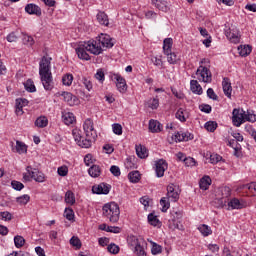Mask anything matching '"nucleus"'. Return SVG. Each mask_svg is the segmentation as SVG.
Instances as JSON below:
<instances>
[{
	"label": "nucleus",
	"instance_id": "1",
	"mask_svg": "<svg viewBox=\"0 0 256 256\" xmlns=\"http://www.w3.org/2000/svg\"><path fill=\"white\" fill-rule=\"evenodd\" d=\"M113 45V39L111 36L108 34H101L95 41L80 42L75 51L76 55H78V59H82V61H89L91 57L87 51L92 53V55H101V53H103V47L111 49Z\"/></svg>",
	"mask_w": 256,
	"mask_h": 256
},
{
	"label": "nucleus",
	"instance_id": "2",
	"mask_svg": "<svg viewBox=\"0 0 256 256\" xmlns=\"http://www.w3.org/2000/svg\"><path fill=\"white\" fill-rule=\"evenodd\" d=\"M39 75L40 81L45 89V91H52L55 87L53 82V73H51V58L42 57L39 62Z\"/></svg>",
	"mask_w": 256,
	"mask_h": 256
},
{
	"label": "nucleus",
	"instance_id": "3",
	"mask_svg": "<svg viewBox=\"0 0 256 256\" xmlns=\"http://www.w3.org/2000/svg\"><path fill=\"white\" fill-rule=\"evenodd\" d=\"M128 247L133 251L136 256H147V242L141 237L130 235L127 238Z\"/></svg>",
	"mask_w": 256,
	"mask_h": 256
},
{
	"label": "nucleus",
	"instance_id": "4",
	"mask_svg": "<svg viewBox=\"0 0 256 256\" xmlns=\"http://www.w3.org/2000/svg\"><path fill=\"white\" fill-rule=\"evenodd\" d=\"M103 216L109 219L110 223H117L119 221V215L121 211L119 210V205L115 202L107 203L102 208Z\"/></svg>",
	"mask_w": 256,
	"mask_h": 256
},
{
	"label": "nucleus",
	"instance_id": "5",
	"mask_svg": "<svg viewBox=\"0 0 256 256\" xmlns=\"http://www.w3.org/2000/svg\"><path fill=\"white\" fill-rule=\"evenodd\" d=\"M172 218L169 220V228L170 229H178V231H183L184 227L181 223V219H183V211L173 210L171 212Z\"/></svg>",
	"mask_w": 256,
	"mask_h": 256
},
{
	"label": "nucleus",
	"instance_id": "6",
	"mask_svg": "<svg viewBox=\"0 0 256 256\" xmlns=\"http://www.w3.org/2000/svg\"><path fill=\"white\" fill-rule=\"evenodd\" d=\"M196 75L198 77V81H202V83H211V81H213L211 70L203 65L198 67Z\"/></svg>",
	"mask_w": 256,
	"mask_h": 256
},
{
	"label": "nucleus",
	"instance_id": "7",
	"mask_svg": "<svg viewBox=\"0 0 256 256\" xmlns=\"http://www.w3.org/2000/svg\"><path fill=\"white\" fill-rule=\"evenodd\" d=\"M110 79L115 81L119 93H127V81H125L121 74H111Z\"/></svg>",
	"mask_w": 256,
	"mask_h": 256
},
{
	"label": "nucleus",
	"instance_id": "8",
	"mask_svg": "<svg viewBox=\"0 0 256 256\" xmlns=\"http://www.w3.org/2000/svg\"><path fill=\"white\" fill-rule=\"evenodd\" d=\"M232 123L235 127H241L245 123V111L235 108L232 112Z\"/></svg>",
	"mask_w": 256,
	"mask_h": 256
},
{
	"label": "nucleus",
	"instance_id": "9",
	"mask_svg": "<svg viewBox=\"0 0 256 256\" xmlns=\"http://www.w3.org/2000/svg\"><path fill=\"white\" fill-rule=\"evenodd\" d=\"M84 132L86 133V137H90V139H97V131L93 127V120L86 119L83 124Z\"/></svg>",
	"mask_w": 256,
	"mask_h": 256
},
{
	"label": "nucleus",
	"instance_id": "10",
	"mask_svg": "<svg viewBox=\"0 0 256 256\" xmlns=\"http://www.w3.org/2000/svg\"><path fill=\"white\" fill-rule=\"evenodd\" d=\"M27 173L31 175V179H34L37 183H43L45 181V174L43 172H40L38 169H35L31 166L26 167Z\"/></svg>",
	"mask_w": 256,
	"mask_h": 256
},
{
	"label": "nucleus",
	"instance_id": "11",
	"mask_svg": "<svg viewBox=\"0 0 256 256\" xmlns=\"http://www.w3.org/2000/svg\"><path fill=\"white\" fill-rule=\"evenodd\" d=\"M109 191H111V185L107 183H100L92 187V193L96 195H109Z\"/></svg>",
	"mask_w": 256,
	"mask_h": 256
},
{
	"label": "nucleus",
	"instance_id": "12",
	"mask_svg": "<svg viewBox=\"0 0 256 256\" xmlns=\"http://www.w3.org/2000/svg\"><path fill=\"white\" fill-rule=\"evenodd\" d=\"M169 165L167 164V161L164 159H160L155 162V172L156 176L161 178L165 175V171H167Z\"/></svg>",
	"mask_w": 256,
	"mask_h": 256
},
{
	"label": "nucleus",
	"instance_id": "13",
	"mask_svg": "<svg viewBox=\"0 0 256 256\" xmlns=\"http://www.w3.org/2000/svg\"><path fill=\"white\" fill-rule=\"evenodd\" d=\"M228 207L231 209H245L247 202L243 199L233 198L228 202Z\"/></svg>",
	"mask_w": 256,
	"mask_h": 256
},
{
	"label": "nucleus",
	"instance_id": "14",
	"mask_svg": "<svg viewBox=\"0 0 256 256\" xmlns=\"http://www.w3.org/2000/svg\"><path fill=\"white\" fill-rule=\"evenodd\" d=\"M166 197L173 203L179 201V192L175 191V186H173V184L168 185Z\"/></svg>",
	"mask_w": 256,
	"mask_h": 256
},
{
	"label": "nucleus",
	"instance_id": "15",
	"mask_svg": "<svg viewBox=\"0 0 256 256\" xmlns=\"http://www.w3.org/2000/svg\"><path fill=\"white\" fill-rule=\"evenodd\" d=\"M222 89L224 91V95H226L228 99H231V93H233V87L231 86V80H229V78L227 77L223 78Z\"/></svg>",
	"mask_w": 256,
	"mask_h": 256
},
{
	"label": "nucleus",
	"instance_id": "16",
	"mask_svg": "<svg viewBox=\"0 0 256 256\" xmlns=\"http://www.w3.org/2000/svg\"><path fill=\"white\" fill-rule=\"evenodd\" d=\"M58 95L63 97L64 101L71 107L77 103V96H73L71 92H59Z\"/></svg>",
	"mask_w": 256,
	"mask_h": 256
},
{
	"label": "nucleus",
	"instance_id": "17",
	"mask_svg": "<svg viewBox=\"0 0 256 256\" xmlns=\"http://www.w3.org/2000/svg\"><path fill=\"white\" fill-rule=\"evenodd\" d=\"M29 105V100L25 98L16 99V115H23V108Z\"/></svg>",
	"mask_w": 256,
	"mask_h": 256
},
{
	"label": "nucleus",
	"instance_id": "18",
	"mask_svg": "<svg viewBox=\"0 0 256 256\" xmlns=\"http://www.w3.org/2000/svg\"><path fill=\"white\" fill-rule=\"evenodd\" d=\"M174 139L175 141L177 142H181V141H192L193 139V134H191L190 132H183V131H180V132H177L175 135H174Z\"/></svg>",
	"mask_w": 256,
	"mask_h": 256
},
{
	"label": "nucleus",
	"instance_id": "19",
	"mask_svg": "<svg viewBox=\"0 0 256 256\" xmlns=\"http://www.w3.org/2000/svg\"><path fill=\"white\" fill-rule=\"evenodd\" d=\"M148 129L151 133H160V131L163 129V126L159 121L151 119L149 121Z\"/></svg>",
	"mask_w": 256,
	"mask_h": 256
},
{
	"label": "nucleus",
	"instance_id": "20",
	"mask_svg": "<svg viewBox=\"0 0 256 256\" xmlns=\"http://www.w3.org/2000/svg\"><path fill=\"white\" fill-rule=\"evenodd\" d=\"M25 11L29 15H37V17H40V15H41V8L39 6H37L36 4L26 5Z\"/></svg>",
	"mask_w": 256,
	"mask_h": 256
},
{
	"label": "nucleus",
	"instance_id": "21",
	"mask_svg": "<svg viewBox=\"0 0 256 256\" xmlns=\"http://www.w3.org/2000/svg\"><path fill=\"white\" fill-rule=\"evenodd\" d=\"M190 89L192 93H195L196 95H203V88L201 87V84H199L197 80L190 81Z\"/></svg>",
	"mask_w": 256,
	"mask_h": 256
},
{
	"label": "nucleus",
	"instance_id": "22",
	"mask_svg": "<svg viewBox=\"0 0 256 256\" xmlns=\"http://www.w3.org/2000/svg\"><path fill=\"white\" fill-rule=\"evenodd\" d=\"M176 119L181 121V123H185V121H187V119H189V111H187L183 108H179L176 112Z\"/></svg>",
	"mask_w": 256,
	"mask_h": 256
},
{
	"label": "nucleus",
	"instance_id": "23",
	"mask_svg": "<svg viewBox=\"0 0 256 256\" xmlns=\"http://www.w3.org/2000/svg\"><path fill=\"white\" fill-rule=\"evenodd\" d=\"M239 189L242 191H249L251 195L255 196L256 195V182H251L249 184H242L239 186Z\"/></svg>",
	"mask_w": 256,
	"mask_h": 256
},
{
	"label": "nucleus",
	"instance_id": "24",
	"mask_svg": "<svg viewBox=\"0 0 256 256\" xmlns=\"http://www.w3.org/2000/svg\"><path fill=\"white\" fill-rule=\"evenodd\" d=\"M136 155L140 159H145L149 157V152L147 151V148L145 146L139 144V145H136Z\"/></svg>",
	"mask_w": 256,
	"mask_h": 256
},
{
	"label": "nucleus",
	"instance_id": "25",
	"mask_svg": "<svg viewBox=\"0 0 256 256\" xmlns=\"http://www.w3.org/2000/svg\"><path fill=\"white\" fill-rule=\"evenodd\" d=\"M199 186H200V189H202V191H207V189H209V187L211 186V177L209 176L202 177L200 179Z\"/></svg>",
	"mask_w": 256,
	"mask_h": 256
},
{
	"label": "nucleus",
	"instance_id": "26",
	"mask_svg": "<svg viewBox=\"0 0 256 256\" xmlns=\"http://www.w3.org/2000/svg\"><path fill=\"white\" fill-rule=\"evenodd\" d=\"M172 47H173V38H165L163 41L164 55H169V53H171Z\"/></svg>",
	"mask_w": 256,
	"mask_h": 256
},
{
	"label": "nucleus",
	"instance_id": "27",
	"mask_svg": "<svg viewBox=\"0 0 256 256\" xmlns=\"http://www.w3.org/2000/svg\"><path fill=\"white\" fill-rule=\"evenodd\" d=\"M198 231L203 235V237H209V235H212L213 230L209 227L207 224H201L198 226Z\"/></svg>",
	"mask_w": 256,
	"mask_h": 256
},
{
	"label": "nucleus",
	"instance_id": "28",
	"mask_svg": "<svg viewBox=\"0 0 256 256\" xmlns=\"http://www.w3.org/2000/svg\"><path fill=\"white\" fill-rule=\"evenodd\" d=\"M97 21L100 23V25L107 27L109 25V16H107L105 12H99L97 14Z\"/></svg>",
	"mask_w": 256,
	"mask_h": 256
},
{
	"label": "nucleus",
	"instance_id": "29",
	"mask_svg": "<svg viewBox=\"0 0 256 256\" xmlns=\"http://www.w3.org/2000/svg\"><path fill=\"white\" fill-rule=\"evenodd\" d=\"M65 125H73L75 123V115L71 112H66L62 116Z\"/></svg>",
	"mask_w": 256,
	"mask_h": 256
},
{
	"label": "nucleus",
	"instance_id": "30",
	"mask_svg": "<svg viewBox=\"0 0 256 256\" xmlns=\"http://www.w3.org/2000/svg\"><path fill=\"white\" fill-rule=\"evenodd\" d=\"M47 125H49V120L45 116H40L35 121V126L39 127L40 129L47 127Z\"/></svg>",
	"mask_w": 256,
	"mask_h": 256
},
{
	"label": "nucleus",
	"instance_id": "31",
	"mask_svg": "<svg viewBox=\"0 0 256 256\" xmlns=\"http://www.w3.org/2000/svg\"><path fill=\"white\" fill-rule=\"evenodd\" d=\"M96 138L87 137L86 139H81L78 143L79 147H84V149H89L91 145H93V141H95Z\"/></svg>",
	"mask_w": 256,
	"mask_h": 256
},
{
	"label": "nucleus",
	"instance_id": "32",
	"mask_svg": "<svg viewBox=\"0 0 256 256\" xmlns=\"http://www.w3.org/2000/svg\"><path fill=\"white\" fill-rule=\"evenodd\" d=\"M15 152L19 153V155H23V153H27V145L25 143L17 140L15 146Z\"/></svg>",
	"mask_w": 256,
	"mask_h": 256
},
{
	"label": "nucleus",
	"instance_id": "33",
	"mask_svg": "<svg viewBox=\"0 0 256 256\" xmlns=\"http://www.w3.org/2000/svg\"><path fill=\"white\" fill-rule=\"evenodd\" d=\"M128 179L130 183H139L141 181V174L139 171H132L128 174Z\"/></svg>",
	"mask_w": 256,
	"mask_h": 256
},
{
	"label": "nucleus",
	"instance_id": "34",
	"mask_svg": "<svg viewBox=\"0 0 256 256\" xmlns=\"http://www.w3.org/2000/svg\"><path fill=\"white\" fill-rule=\"evenodd\" d=\"M160 205L162 207L161 211L163 213H167L169 210V207H171V200H168L167 196L162 197L160 200Z\"/></svg>",
	"mask_w": 256,
	"mask_h": 256
},
{
	"label": "nucleus",
	"instance_id": "35",
	"mask_svg": "<svg viewBox=\"0 0 256 256\" xmlns=\"http://www.w3.org/2000/svg\"><path fill=\"white\" fill-rule=\"evenodd\" d=\"M251 46L249 45H244V46H239L238 47V53L241 57H247V55L251 54Z\"/></svg>",
	"mask_w": 256,
	"mask_h": 256
},
{
	"label": "nucleus",
	"instance_id": "36",
	"mask_svg": "<svg viewBox=\"0 0 256 256\" xmlns=\"http://www.w3.org/2000/svg\"><path fill=\"white\" fill-rule=\"evenodd\" d=\"M88 173L90 177H99V175H101V168L97 165H93L89 168Z\"/></svg>",
	"mask_w": 256,
	"mask_h": 256
},
{
	"label": "nucleus",
	"instance_id": "37",
	"mask_svg": "<svg viewBox=\"0 0 256 256\" xmlns=\"http://www.w3.org/2000/svg\"><path fill=\"white\" fill-rule=\"evenodd\" d=\"M24 87H25L26 91H28V93H35V91H37V88L35 87V83L31 79H28L24 83Z\"/></svg>",
	"mask_w": 256,
	"mask_h": 256
},
{
	"label": "nucleus",
	"instance_id": "38",
	"mask_svg": "<svg viewBox=\"0 0 256 256\" xmlns=\"http://www.w3.org/2000/svg\"><path fill=\"white\" fill-rule=\"evenodd\" d=\"M226 37L232 41V43H239V34L237 32L229 31L226 33Z\"/></svg>",
	"mask_w": 256,
	"mask_h": 256
},
{
	"label": "nucleus",
	"instance_id": "39",
	"mask_svg": "<svg viewBox=\"0 0 256 256\" xmlns=\"http://www.w3.org/2000/svg\"><path fill=\"white\" fill-rule=\"evenodd\" d=\"M62 83L63 85H66V87H71L73 83V74H65L62 77Z\"/></svg>",
	"mask_w": 256,
	"mask_h": 256
},
{
	"label": "nucleus",
	"instance_id": "40",
	"mask_svg": "<svg viewBox=\"0 0 256 256\" xmlns=\"http://www.w3.org/2000/svg\"><path fill=\"white\" fill-rule=\"evenodd\" d=\"M31 197L27 194H24L20 197L16 198L17 203H19V205H27L30 201Z\"/></svg>",
	"mask_w": 256,
	"mask_h": 256
},
{
	"label": "nucleus",
	"instance_id": "41",
	"mask_svg": "<svg viewBox=\"0 0 256 256\" xmlns=\"http://www.w3.org/2000/svg\"><path fill=\"white\" fill-rule=\"evenodd\" d=\"M65 201L69 205H73L75 203V194L71 191H67L65 194Z\"/></svg>",
	"mask_w": 256,
	"mask_h": 256
},
{
	"label": "nucleus",
	"instance_id": "42",
	"mask_svg": "<svg viewBox=\"0 0 256 256\" xmlns=\"http://www.w3.org/2000/svg\"><path fill=\"white\" fill-rule=\"evenodd\" d=\"M204 127L206 131H210V133H213L215 129H217V122L215 121L206 122Z\"/></svg>",
	"mask_w": 256,
	"mask_h": 256
},
{
	"label": "nucleus",
	"instance_id": "43",
	"mask_svg": "<svg viewBox=\"0 0 256 256\" xmlns=\"http://www.w3.org/2000/svg\"><path fill=\"white\" fill-rule=\"evenodd\" d=\"M166 55H167V61L168 63H170V65H175V63H177V61L179 60V58L177 57V54L171 51L169 54H166Z\"/></svg>",
	"mask_w": 256,
	"mask_h": 256
},
{
	"label": "nucleus",
	"instance_id": "44",
	"mask_svg": "<svg viewBox=\"0 0 256 256\" xmlns=\"http://www.w3.org/2000/svg\"><path fill=\"white\" fill-rule=\"evenodd\" d=\"M148 223H150L153 227H157L159 225V218L155 216L153 213L148 215Z\"/></svg>",
	"mask_w": 256,
	"mask_h": 256
},
{
	"label": "nucleus",
	"instance_id": "45",
	"mask_svg": "<svg viewBox=\"0 0 256 256\" xmlns=\"http://www.w3.org/2000/svg\"><path fill=\"white\" fill-rule=\"evenodd\" d=\"M150 243H152V248H151L152 255H159V253H161V251H162L161 245H158L157 243H155L153 241H150Z\"/></svg>",
	"mask_w": 256,
	"mask_h": 256
},
{
	"label": "nucleus",
	"instance_id": "46",
	"mask_svg": "<svg viewBox=\"0 0 256 256\" xmlns=\"http://www.w3.org/2000/svg\"><path fill=\"white\" fill-rule=\"evenodd\" d=\"M14 243H15V247L19 249L25 245V238H23L22 236H15Z\"/></svg>",
	"mask_w": 256,
	"mask_h": 256
},
{
	"label": "nucleus",
	"instance_id": "47",
	"mask_svg": "<svg viewBox=\"0 0 256 256\" xmlns=\"http://www.w3.org/2000/svg\"><path fill=\"white\" fill-rule=\"evenodd\" d=\"M64 215L68 221H73L75 219V213L73 212V209L71 208H66Z\"/></svg>",
	"mask_w": 256,
	"mask_h": 256
},
{
	"label": "nucleus",
	"instance_id": "48",
	"mask_svg": "<svg viewBox=\"0 0 256 256\" xmlns=\"http://www.w3.org/2000/svg\"><path fill=\"white\" fill-rule=\"evenodd\" d=\"M112 129L115 135H123V126H121V124L119 123L113 124Z\"/></svg>",
	"mask_w": 256,
	"mask_h": 256
},
{
	"label": "nucleus",
	"instance_id": "49",
	"mask_svg": "<svg viewBox=\"0 0 256 256\" xmlns=\"http://www.w3.org/2000/svg\"><path fill=\"white\" fill-rule=\"evenodd\" d=\"M245 121H249L250 123H255L256 114L251 111H247V114L245 113Z\"/></svg>",
	"mask_w": 256,
	"mask_h": 256
},
{
	"label": "nucleus",
	"instance_id": "50",
	"mask_svg": "<svg viewBox=\"0 0 256 256\" xmlns=\"http://www.w3.org/2000/svg\"><path fill=\"white\" fill-rule=\"evenodd\" d=\"M72 135L77 144L81 141V139H83V137L81 136V130H79V129H73Z\"/></svg>",
	"mask_w": 256,
	"mask_h": 256
},
{
	"label": "nucleus",
	"instance_id": "51",
	"mask_svg": "<svg viewBox=\"0 0 256 256\" xmlns=\"http://www.w3.org/2000/svg\"><path fill=\"white\" fill-rule=\"evenodd\" d=\"M0 217L2 221H11L13 219V214L9 211L0 212Z\"/></svg>",
	"mask_w": 256,
	"mask_h": 256
},
{
	"label": "nucleus",
	"instance_id": "52",
	"mask_svg": "<svg viewBox=\"0 0 256 256\" xmlns=\"http://www.w3.org/2000/svg\"><path fill=\"white\" fill-rule=\"evenodd\" d=\"M109 253H112V255H117L119 253V246H117L115 243H111L107 247Z\"/></svg>",
	"mask_w": 256,
	"mask_h": 256
},
{
	"label": "nucleus",
	"instance_id": "53",
	"mask_svg": "<svg viewBox=\"0 0 256 256\" xmlns=\"http://www.w3.org/2000/svg\"><path fill=\"white\" fill-rule=\"evenodd\" d=\"M12 185V189H15V191H21V189H23L25 187V185H23V183L17 181V180H13L11 182Z\"/></svg>",
	"mask_w": 256,
	"mask_h": 256
},
{
	"label": "nucleus",
	"instance_id": "54",
	"mask_svg": "<svg viewBox=\"0 0 256 256\" xmlns=\"http://www.w3.org/2000/svg\"><path fill=\"white\" fill-rule=\"evenodd\" d=\"M184 164L186 167H195V165H197V162L193 157H186V159H184Z\"/></svg>",
	"mask_w": 256,
	"mask_h": 256
},
{
	"label": "nucleus",
	"instance_id": "55",
	"mask_svg": "<svg viewBox=\"0 0 256 256\" xmlns=\"http://www.w3.org/2000/svg\"><path fill=\"white\" fill-rule=\"evenodd\" d=\"M207 97L209 99H212L213 101H217V99H219V96H217V94L215 93L213 88H208L207 89Z\"/></svg>",
	"mask_w": 256,
	"mask_h": 256
},
{
	"label": "nucleus",
	"instance_id": "56",
	"mask_svg": "<svg viewBox=\"0 0 256 256\" xmlns=\"http://www.w3.org/2000/svg\"><path fill=\"white\" fill-rule=\"evenodd\" d=\"M199 109L202 113H211V111H213V108L209 104H201Z\"/></svg>",
	"mask_w": 256,
	"mask_h": 256
},
{
	"label": "nucleus",
	"instance_id": "57",
	"mask_svg": "<svg viewBox=\"0 0 256 256\" xmlns=\"http://www.w3.org/2000/svg\"><path fill=\"white\" fill-rule=\"evenodd\" d=\"M221 159H222L221 155H218V154L210 155V163H212V165H217V163H219Z\"/></svg>",
	"mask_w": 256,
	"mask_h": 256
},
{
	"label": "nucleus",
	"instance_id": "58",
	"mask_svg": "<svg viewBox=\"0 0 256 256\" xmlns=\"http://www.w3.org/2000/svg\"><path fill=\"white\" fill-rule=\"evenodd\" d=\"M57 172L60 177H67V173H69V168H67V166H61L58 168Z\"/></svg>",
	"mask_w": 256,
	"mask_h": 256
},
{
	"label": "nucleus",
	"instance_id": "59",
	"mask_svg": "<svg viewBox=\"0 0 256 256\" xmlns=\"http://www.w3.org/2000/svg\"><path fill=\"white\" fill-rule=\"evenodd\" d=\"M148 106L150 109H157L159 107V98H153L149 101Z\"/></svg>",
	"mask_w": 256,
	"mask_h": 256
},
{
	"label": "nucleus",
	"instance_id": "60",
	"mask_svg": "<svg viewBox=\"0 0 256 256\" xmlns=\"http://www.w3.org/2000/svg\"><path fill=\"white\" fill-rule=\"evenodd\" d=\"M110 172L112 173V175H114V177H119L121 175V169L119 168V166H111Z\"/></svg>",
	"mask_w": 256,
	"mask_h": 256
},
{
	"label": "nucleus",
	"instance_id": "61",
	"mask_svg": "<svg viewBox=\"0 0 256 256\" xmlns=\"http://www.w3.org/2000/svg\"><path fill=\"white\" fill-rule=\"evenodd\" d=\"M95 77L98 81H100V83H103L105 81V72H103V70L99 69L96 72Z\"/></svg>",
	"mask_w": 256,
	"mask_h": 256
},
{
	"label": "nucleus",
	"instance_id": "62",
	"mask_svg": "<svg viewBox=\"0 0 256 256\" xmlns=\"http://www.w3.org/2000/svg\"><path fill=\"white\" fill-rule=\"evenodd\" d=\"M70 244H72L73 247H77L79 249L81 247V240H79V238L73 236L70 239Z\"/></svg>",
	"mask_w": 256,
	"mask_h": 256
},
{
	"label": "nucleus",
	"instance_id": "63",
	"mask_svg": "<svg viewBox=\"0 0 256 256\" xmlns=\"http://www.w3.org/2000/svg\"><path fill=\"white\" fill-rule=\"evenodd\" d=\"M151 61L156 67H163V60L161 58L152 57Z\"/></svg>",
	"mask_w": 256,
	"mask_h": 256
},
{
	"label": "nucleus",
	"instance_id": "64",
	"mask_svg": "<svg viewBox=\"0 0 256 256\" xmlns=\"http://www.w3.org/2000/svg\"><path fill=\"white\" fill-rule=\"evenodd\" d=\"M23 41L26 45H34L35 44V40L33 39L32 36H29V35L24 36Z\"/></svg>",
	"mask_w": 256,
	"mask_h": 256
}]
</instances>
